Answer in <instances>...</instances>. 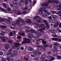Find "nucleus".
<instances>
[{
	"label": "nucleus",
	"mask_w": 61,
	"mask_h": 61,
	"mask_svg": "<svg viewBox=\"0 0 61 61\" xmlns=\"http://www.w3.org/2000/svg\"><path fill=\"white\" fill-rule=\"evenodd\" d=\"M52 16L53 18H54V19H56V15H52Z\"/></svg>",
	"instance_id": "obj_34"
},
{
	"label": "nucleus",
	"mask_w": 61,
	"mask_h": 61,
	"mask_svg": "<svg viewBox=\"0 0 61 61\" xmlns=\"http://www.w3.org/2000/svg\"><path fill=\"white\" fill-rule=\"evenodd\" d=\"M17 38H19V39H21L22 37H21V36H17Z\"/></svg>",
	"instance_id": "obj_56"
},
{
	"label": "nucleus",
	"mask_w": 61,
	"mask_h": 61,
	"mask_svg": "<svg viewBox=\"0 0 61 61\" xmlns=\"http://www.w3.org/2000/svg\"><path fill=\"white\" fill-rule=\"evenodd\" d=\"M34 53L35 55H37V51H34Z\"/></svg>",
	"instance_id": "obj_43"
},
{
	"label": "nucleus",
	"mask_w": 61,
	"mask_h": 61,
	"mask_svg": "<svg viewBox=\"0 0 61 61\" xmlns=\"http://www.w3.org/2000/svg\"><path fill=\"white\" fill-rule=\"evenodd\" d=\"M18 34H19L20 35H21V36H24L25 35V34L24 33H21V32H19L18 33Z\"/></svg>",
	"instance_id": "obj_28"
},
{
	"label": "nucleus",
	"mask_w": 61,
	"mask_h": 61,
	"mask_svg": "<svg viewBox=\"0 0 61 61\" xmlns=\"http://www.w3.org/2000/svg\"><path fill=\"white\" fill-rule=\"evenodd\" d=\"M22 19V18H21V17H18V20H19V21H20V20H21Z\"/></svg>",
	"instance_id": "obj_47"
},
{
	"label": "nucleus",
	"mask_w": 61,
	"mask_h": 61,
	"mask_svg": "<svg viewBox=\"0 0 61 61\" xmlns=\"http://www.w3.org/2000/svg\"><path fill=\"white\" fill-rule=\"evenodd\" d=\"M31 18H28L27 19L25 20V21L27 22L28 24H30L31 23Z\"/></svg>",
	"instance_id": "obj_11"
},
{
	"label": "nucleus",
	"mask_w": 61,
	"mask_h": 61,
	"mask_svg": "<svg viewBox=\"0 0 61 61\" xmlns=\"http://www.w3.org/2000/svg\"><path fill=\"white\" fill-rule=\"evenodd\" d=\"M46 25L47 28H49V24H48V23H46Z\"/></svg>",
	"instance_id": "obj_41"
},
{
	"label": "nucleus",
	"mask_w": 61,
	"mask_h": 61,
	"mask_svg": "<svg viewBox=\"0 0 61 61\" xmlns=\"http://www.w3.org/2000/svg\"><path fill=\"white\" fill-rule=\"evenodd\" d=\"M54 0H51V1L50 0H49L48 2V3L47 2L45 3V4H42V6H47V5H48L49 4L48 3H50L51 2V3H53V1L54 2Z\"/></svg>",
	"instance_id": "obj_4"
},
{
	"label": "nucleus",
	"mask_w": 61,
	"mask_h": 61,
	"mask_svg": "<svg viewBox=\"0 0 61 61\" xmlns=\"http://www.w3.org/2000/svg\"><path fill=\"white\" fill-rule=\"evenodd\" d=\"M14 59H10V61H14Z\"/></svg>",
	"instance_id": "obj_64"
},
{
	"label": "nucleus",
	"mask_w": 61,
	"mask_h": 61,
	"mask_svg": "<svg viewBox=\"0 0 61 61\" xmlns=\"http://www.w3.org/2000/svg\"><path fill=\"white\" fill-rule=\"evenodd\" d=\"M51 14L49 12L46 13L45 14H42V16L43 17H45V16H49V15H50Z\"/></svg>",
	"instance_id": "obj_9"
},
{
	"label": "nucleus",
	"mask_w": 61,
	"mask_h": 61,
	"mask_svg": "<svg viewBox=\"0 0 61 61\" xmlns=\"http://www.w3.org/2000/svg\"><path fill=\"white\" fill-rule=\"evenodd\" d=\"M58 7H59L58 6H56V8H55L56 9H57V10H60V9H59V8H58V9H57V8H58Z\"/></svg>",
	"instance_id": "obj_50"
},
{
	"label": "nucleus",
	"mask_w": 61,
	"mask_h": 61,
	"mask_svg": "<svg viewBox=\"0 0 61 61\" xmlns=\"http://www.w3.org/2000/svg\"><path fill=\"white\" fill-rule=\"evenodd\" d=\"M30 32L32 33H35V30H34L32 29L30 30Z\"/></svg>",
	"instance_id": "obj_29"
},
{
	"label": "nucleus",
	"mask_w": 61,
	"mask_h": 61,
	"mask_svg": "<svg viewBox=\"0 0 61 61\" xmlns=\"http://www.w3.org/2000/svg\"><path fill=\"white\" fill-rule=\"evenodd\" d=\"M16 14L18 15H22V12L20 11H17Z\"/></svg>",
	"instance_id": "obj_23"
},
{
	"label": "nucleus",
	"mask_w": 61,
	"mask_h": 61,
	"mask_svg": "<svg viewBox=\"0 0 61 61\" xmlns=\"http://www.w3.org/2000/svg\"><path fill=\"white\" fill-rule=\"evenodd\" d=\"M59 23L57 22L56 23L54 24V27H56L59 25Z\"/></svg>",
	"instance_id": "obj_15"
},
{
	"label": "nucleus",
	"mask_w": 61,
	"mask_h": 61,
	"mask_svg": "<svg viewBox=\"0 0 61 61\" xmlns=\"http://www.w3.org/2000/svg\"><path fill=\"white\" fill-rule=\"evenodd\" d=\"M5 49H8L9 48V46L8 44H5Z\"/></svg>",
	"instance_id": "obj_14"
},
{
	"label": "nucleus",
	"mask_w": 61,
	"mask_h": 61,
	"mask_svg": "<svg viewBox=\"0 0 61 61\" xmlns=\"http://www.w3.org/2000/svg\"><path fill=\"white\" fill-rule=\"evenodd\" d=\"M11 53L10 52H7L6 54V55L7 56H9V55H11Z\"/></svg>",
	"instance_id": "obj_39"
},
{
	"label": "nucleus",
	"mask_w": 61,
	"mask_h": 61,
	"mask_svg": "<svg viewBox=\"0 0 61 61\" xmlns=\"http://www.w3.org/2000/svg\"><path fill=\"white\" fill-rule=\"evenodd\" d=\"M20 21H19L18 20H17L16 22V23L19 26H20V25H22V24H20Z\"/></svg>",
	"instance_id": "obj_18"
},
{
	"label": "nucleus",
	"mask_w": 61,
	"mask_h": 61,
	"mask_svg": "<svg viewBox=\"0 0 61 61\" xmlns=\"http://www.w3.org/2000/svg\"><path fill=\"white\" fill-rule=\"evenodd\" d=\"M8 42H9L10 43H12L13 41H8Z\"/></svg>",
	"instance_id": "obj_63"
},
{
	"label": "nucleus",
	"mask_w": 61,
	"mask_h": 61,
	"mask_svg": "<svg viewBox=\"0 0 61 61\" xmlns=\"http://www.w3.org/2000/svg\"><path fill=\"white\" fill-rule=\"evenodd\" d=\"M5 21V19L2 18H0V22H3Z\"/></svg>",
	"instance_id": "obj_27"
},
{
	"label": "nucleus",
	"mask_w": 61,
	"mask_h": 61,
	"mask_svg": "<svg viewBox=\"0 0 61 61\" xmlns=\"http://www.w3.org/2000/svg\"><path fill=\"white\" fill-rule=\"evenodd\" d=\"M25 28L26 29H29L30 28V27L28 26H25Z\"/></svg>",
	"instance_id": "obj_38"
},
{
	"label": "nucleus",
	"mask_w": 61,
	"mask_h": 61,
	"mask_svg": "<svg viewBox=\"0 0 61 61\" xmlns=\"http://www.w3.org/2000/svg\"><path fill=\"white\" fill-rule=\"evenodd\" d=\"M7 10L9 11H11V9L9 7L8 8Z\"/></svg>",
	"instance_id": "obj_57"
},
{
	"label": "nucleus",
	"mask_w": 61,
	"mask_h": 61,
	"mask_svg": "<svg viewBox=\"0 0 61 61\" xmlns=\"http://www.w3.org/2000/svg\"><path fill=\"white\" fill-rule=\"evenodd\" d=\"M37 60H38V58L37 57H36L34 59V61H37Z\"/></svg>",
	"instance_id": "obj_49"
},
{
	"label": "nucleus",
	"mask_w": 61,
	"mask_h": 61,
	"mask_svg": "<svg viewBox=\"0 0 61 61\" xmlns=\"http://www.w3.org/2000/svg\"><path fill=\"white\" fill-rule=\"evenodd\" d=\"M13 54H14V55H12L10 56L11 57H14L15 56H16L17 55V51H13Z\"/></svg>",
	"instance_id": "obj_10"
},
{
	"label": "nucleus",
	"mask_w": 61,
	"mask_h": 61,
	"mask_svg": "<svg viewBox=\"0 0 61 61\" xmlns=\"http://www.w3.org/2000/svg\"><path fill=\"white\" fill-rule=\"evenodd\" d=\"M20 0V2H19V3L20 4H20H22V3H25V1H24V0Z\"/></svg>",
	"instance_id": "obj_26"
},
{
	"label": "nucleus",
	"mask_w": 61,
	"mask_h": 61,
	"mask_svg": "<svg viewBox=\"0 0 61 61\" xmlns=\"http://www.w3.org/2000/svg\"><path fill=\"white\" fill-rule=\"evenodd\" d=\"M3 5L4 6L5 8H7V7H6V4L5 3H4L3 4Z\"/></svg>",
	"instance_id": "obj_31"
},
{
	"label": "nucleus",
	"mask_w": 61,
	"mask_h": 61,
	"mask_svg": "<svg viewBox=\"0 0 61 61\" xmlns=\"http://www.w3.org/2000/svg\"><path fill=\"white\" fill-rule=\"evenodd\" d=\"M35 33L36 35L38 36H42V34L40 32H39L38 31H37V32H35Z\"/></svg>",
	"instance_id": "obj_16"
},
{
	"label": "nucleus",
	"mask_w": 61,
	"mask_h": 61,
	"mask_svg": "<svg viewBox=\"0 0 61 61\" xmlns=\"http://www.w3.org/2000/svg\"><path fill=\"white\" fill-rule=\"evenodd\" d=\"M48 45H44L43 46H40L38 45L36 46V47H39L41 51H42L43 50H45L46 49V47H48Z\"/></svg>",
	"instance_id": "obj_1"
},
{
	"label": "nucleus",
	"mask_w": 61,
	"mask_h": 61,
	"mask_svg": "<svg viewBox=\"0 0 61 61\" xmlns=\"http://www.w3.org/2000/svg\"><path fill=\"white\" fill-rule=\"evenodd\" d=\"M28 50L29 51H33V49L31 47H29L28 48Z\"/></svg>",
	"instance_id": "obj_36"
},
{
	"label": "nucleus",
	"mask_w": 61,
	"mask_h": 61,
	"mask_svg": "<svg viewBox=\"0 0 61 61\" xmlns=\"http://www.w3.org/2000/svg\"><path fill=\"white\" fill-rule=\"evenodd\" d=\"M2 11L4 12L5 13H9L8 11H7L6 10L0 7V12Z\"/></svg>",
	"instance_id": "obj_7"
},
{
	"label": "nucleus",
	"mask_w": 61,
	"mask_h": 61,
	"mask_svg": "<svg viewBox=\"0 0 61 61\" xmlns=\"http://www.w3.org/2000/svg\"><path fill=\"white\" fill-rule=\"evenodd\" d=\"M7 59L8 61H10L11 60V57L10 56H8L7 57Z\"/></svg>",
	"instance_id": "obj_32"
},
{
	"label": "nucleus",
	"mask_w": 61,
	"mask_h": 61,
	"mask_svg": "<svg viewBox=\"0 0 61 61\" xmlns=\"http://www.w3.org/2000/svg\"><path fill=\"white\" fill-rule=\"evenodd\" d=\"M49 31L50 32H51V33H56V32H57V31L56 30H54L53 31H52V30H49Z\"/></svg>",
	"instance_id": "obj_22"
},
{
	"label": "nucleus",
	"mask_w": 61,
	"mask_h": 61,
	"mask_svg": "<svg viewBox=\"0 0 61 61\" xmlns=\"http://www.w3.org/2000/svg\"><path fill=\"white\" fill-rule=\"evenodd\" d=\"M49 21L50 22V23H55V20L52 19L49 20Z\"/></svg>",
	"instance_id": "obj_21"
},
{
	"label": "nucleus",
	"mask_w": 61,
	"mask_h": 61,
	"mask_svg": "<svg viewBox=\"0 0 61 61\" xmlns=\"http://www.w3.org/2000/svg\"><path fill=\"white\" fill-rule=\"evenodd\" d=\"M3 53L2 51L0 52V56H2L3 55Z\"/></svg>",
	"instance_id": "obj_52"
},
{
	"label": "nucleus",
	"mask_w": 61,
	"mask_h": 61,
	"mask_svg": "<svg viewBox=\"0 0 61 61\" xmlns=\"http://www.w3.org/2000/svg\"><path fill=\"white\" fill-rule=\"evenodd\" d=\"M54 46H58V44L56 42H55L54 44Z\"/></svg>",
	"instance_id": "obj_54"
},
{
	"label": "nucleus",
	"mask_w": 61,
	"mask_h": 61,
	"mask_svg": "<svg viewBox=\"0 0 61 61\" xmlns=\"http://www.w3.org/2000/svg\"><path fill=\"white\" fill-rule=\"evenodd\" d=\"M57 57V58H59V59H60V58H61V57L59 56H58Z\"/></svg>",
	"instance_id": "obj_62"
},
{
	"label": "nucleus",
	"mask_w": 61,
	"mask_h": 61,
	"mask_svg": "<svg viewBox=\"0 0 61 61\" xmlns=\"http://www.w3.org/2000/svg\"><path fill=\"white\" fill-rule=\"evenodd\" d=\"M42 20L43 19H41V18H39V19L38 20H37V22H40V23H43V22H44V23H46V21L45 20H43L42 21Z\"/></svg>",
	"instance_id": "obj_6"
},
{
	"label": "nucleus",
	"mask_w": 61,
	"mask_h": 61,
	"mask_svg": "<svg viewBox=\"0 0 61 61\" xmlns=\"http://www.w3.org/2000/svg\"><path fill=\"white\" fill-rule=\"evenodd\" d=\"M46 56V54H43L42 55V56L40 57V59H42V60L44 61V58H45V57Z\"/></svg>",
	"instance_id": "obj_13"
},
{
	"label": "nucleus",
	"mask_w": 61,
	"mask_h": 61,
	"mask_svg": "<svg viewBox=\"0 0 61 61\" xmlns=\"http://www.w3.org/2000/svg\"><path fill=\"white\" fill-rule=\"evenodd\" d=\"M10 20H9V19L8 20H6V23L7 24H10L11 23L10 22Z\"/></svg>",
	"instance_id": "obj_25"
},
{
	"label": "nucleus",
	"mask_w": 61,
	"mask_h": 61,
	"mask_svg": "<svg viewBox=\"0 0 61 61\" xmlns=\"http://www.w3.org/2000/svg\"><path fill=\"white\" fill-rule=\"evenodd\" d=\"M54 49L53 51L54 52H56L57 51V49L56 47V46H54Z\"/></svg>",
	"instance_id": "obj_19"
},
{
	"label": "nucleus",
	"mask_w": 61,
	"mask_h": 61,
	"mask_svg": "<svg viewBox=\"0 0 61 61\" xmlns=\"http://www.w3.org/2000/svg\"><path fill=\"white\" fill-rule=\"evenodd\" d=\"M28 0L30 4L32 3V2H31V0H25V3L26 5H27V4L28 3Z\"/></svg>",
	"instance_id": "obj_17"
},
{
	"label": "nucleus",
	"mask_w": 61,
	"mask_h": 61,
	"mask_svg": "<svg viewBox=\"0 0 61 61\" xmlns=\"http://www.w3.org/2000/svg\"><path fill=\"white\" fill-rule=\"evenodd\" d=\"M28 8V7L27 6H25V7L24 8L23 10H26V9H27Z\"/></svg>",
	"instance_id": "obj_44"
},
{
	"label": "nucleus",
	"mask_w": 61,
	"mask_h": 61,
	"mask_svg": "<svg viewBox=\"0 0 61 61\" xmlns=\"http://www.w3.org/2000/svg\"><path fill=\"white\" fill-rule=\"evenodd\" d=\"M24 59H25V61H28V58H26L25 56H24Z\"/></svg>",
	"instance_id": "obj_40"
},
{
	"label": "nucleus",
	"mask_w": 61,
	"mask_h": 61,
	"mask_svg": "<svg viewBox=\"0 0 61 61\" xmlns=\"http://www.w3.org/2000/svg\"><path fill=\"white\" fill-rule=\"evenodd\" d=\"M44 26H45V25H44V24H43L40 25L39 26L40 27H44Z\"/></svg>",
	"instance_id": "obj_46"
},
{
	"label": "nucleus",
	"mask_w": 61,
	"mask_h": 61,
	"mask_svg": "<svg viewBox=\"0 0 61 61\" xmlns=\"http://www.w3.org/2000/svg\"><path fill=\"white\" fill-rule=\"evenodd\" d=\"M35 24H36V25H39V23H38V22H36L35 23Z\"/></svg>",
	"instance_id": "obj_60"
},
{
	"label": "nucleus",
	"mask_w": 61,
	"mask_h": 61,
	"mask_svg": "<svg viewBox=\"0 0 61 61\" xmlns=\"http://www.w3.org/2000/svg\"><path fill=\"white\" fill-rule=\"evenodd\" d=\"M12 25H16V23H15V22H13L12 23Z\"/></svg>",
	"instance_id": "obj_55"
},
{
	"label": "nucleus",
	"mask_w": 61,
	"mask_h": 61,
	"mask_svg": "<svg viewBox=\"0 0 61 61\" xmlns=\"http://www.w3.org/2000/svg\"><path fill=\"white\" fill-rule=\"evenodd\" d=\"M31 42V40L29 39H27L25 38H23V42H22V44L24 43H29Z\"/></svg>",
	"instance_id": "obj_2"
},
{
	"label": "nucleus",
	"mask_w": 61,
	"mask_h": 61,
	"mask_svg": "<svg viewBox=\"0 0 61 61\" xmlns=\"http://www.w3.org/2000/svg\"><path fill=\"white\" fill-rule=\"evenodd\" d=\"M52 40H55V41H57V40H58V39L57 38H52Z\"/></svg>",
	"instance_id": "obj_35"
},
{
	"label": "nucleus",
	"mask_w": 61,
	"mask_h": 61,
	"mask_svg": "<svg viewBox=\"0 0 61 61\" xmlns=\"http://www.w3.org/2000/svg\"><path fill=\"white\" fill-rule=\"evenodd\" d=\"M10 34H9V36H12V35H13V33H12V32H11L10 33Z\"/></svg>",
	"instance_id": "obj_59"
},
{
	"label": "nucleus",
	"mask_w": 61,
	"mask_h": 61,
	"mask_svg": "<svg viewBox=\"0 0 61 61\" xmlns=\"http://www.w3.org/2000/svg\"><path fill=\"white\" fill-rule=\"evenodd\" d=\"M5 31L1 32L0 33V34L1 35H5Z\"/></svg>",
	"instance_id": "obj_33"
},
{
	"label": "nucleus",
	"mask_w": 61,
	"mask_h": 61,
	"mask_svg": "<svg viewBox=\"0 0 61 61\" xmlns=\"http://www.w3.org/2000/svg\"><path fill=\"white\" fill-rule=\"evenodd\" d=\"M13 3L14 5H17V4H18V3H17V2H16V1L14 2Z\"/></svg>",
	"instance_id": "obj_53"
},
{
	"label": "nucleus",
	"mask_w": 61,
	"mask_h": 61,
	"mask_svg": "<svg viewBox=\"0 0 61 61\" xmlns=\"http://www.w3.org/2000/svg\"><path fill=\"white\" fill-rule=\"evenodd\" d=\"M46 27H43V29H38V30L40 31V32H41V33L44 34V33H45V32L43 30H45L46 29Z\"/></svg>",
	"instance_id": "obj_8"
},
{
	"label": "nucleus",
	"mask_w": 61,
	"mask_h": 61,
	"mask_svg": "<svg viewBox=\"0 0 61 61\" xmlns=\"http://www.w3.org/2000/svg\"><path fill=\"white\" fill-rule=\"evenodd\" d=\"M52 14H55L56 13V11H52Z\"/></svg>",
	"instance_id": "obj_58"
},
{
	"label": "nucleus",
	"mask_w": 61,
	"mask_h": 61,
	"mask_svg": "<svg viewBox=\"0 0 61 61\" xmlns=\"http://www.w3.org/2000/svg\"><path fill=\"white\" fill-rule=\"evenodd\" d=\"M34 37V35L31 33L29 34L28 35V37L29 38H32Z\"/></svg>",
	"instance_id": "obj_12"
},
{
	"label": "nucleus",
	"mask_w": 61,
	"mask_h": 61,
	"mask_svg": "<svg viewBox=\"0 0 61 61\" xmlns=\"http://www.w3.org/2000/svg\"><path fill=\"white\" fill-rule=\"evenodd\" d=\"M12 49H11L9 51V52H10V53L12 54H13V53H12V52H11V51H12Z\"/></svg>",
	"instance_id": "obj_48"
},
{
	"label": "nucleus",
	"mask_w": 61,
	"mask_h": 61,
	"mask_svg": "<svg viewBox=\"0 0 61 61\" xmlns=\"http://www.w3.org/2000/svg\"><path fill=\"white\" fill-rule=\"evenodd\" d=\"M0 26L1 28H5L6 27V26L5 25L3 26L2 25H1Z\"/></svg>",
	"instance_id": "obj_30"
},
{
	"label": "nucleus",
	"mask_w": 61,
	"mask_h": 61,
	"mask_svg": "<svg viewBox=\"0 0 61 61\" xmlns=\"http://www.w3.org/2000/svg\"><path fill=\"white\" fill-rule=\"evenodd\" d=\"M22 13L23 14H24V15L28 14L27 12H26V11H23L22 12Z\"/></svg>",
	"instance_id": "obj_37"
},
{
	"label": "nucleus",
	"mask_w": 61,
	"mask_h": 61,
	"mask_svg": "<svg viewBox=\"0 0 61 61\" xmlns=\"http://www.w3.org/2000/svg\"><path fill=\"white\" fill-rule=\"evenodd\" d=\"M20 22H21V23H22L23 25H24V24H25V21L23 20H21Z\"/></svg>",
	"instance_id": "obj_42"
},
{
	"label": "nucleus",
	"mask_w": 61,
	"mask_h": 61,
	"mask_svg": "<svg viewBox=\"0 0 61 61\" xmlns=\"http://www.w3.org/2000/svg\"><path fill=\"white\" fill-rule=\"evenodd\" d=\"M0 38L2 39L1 40V42H4L5 41H7V38L6 37L0 36Z\"/></svg>",
	"instance_id": "obj_5"
},
{
	"label": "nucleus",
	"mask_w": 61,
	"mask_h": 61,
	"mask_svg": "<svg viewBox=\"0 0 61 61\" xmlns=\"http://www.w3.org/2000/svg\"><path fill=\"white\" fill-rule=\"evenodd\" d=\"M36 1L34 0L33 2V3L34 5L36 4Z\"/></svg>",
	"instance_id": "obj_61"
},
{
	"label": "nucleus",
	"mask_w": 61,
	"mask_h": 61,
	"mask_svg": "<svg viewBox=\"0 0 61 61\" xmlns=\"http://www.w3.org/2000/svg\"><path fill=\"white\" fill-rule=\"evenodd\" d=\"M30 31L29 30H25V32L26 33H28V32H30Z\"/></svg>",
	"instance_id": "obj_51"
},
{
	"label": "nucleus",
	"mask_w": 61,
	"mask_h": 61,
	"mask_svg": "<svg viewBox=\"0 0 61 61\" xmlns=\"http://www.w3.org/2000/svg\"><path fill=\"white\" fill-rule=\"evenodd\" d=\"M45 9H46V8H45L44 7H43L42 9L41 8L39 9V13L41 14H42L43 12V10H44V12H47V11Z\"/></svg>",
	"instance_id": "obj_3"
},
{
	"label": "nucleus",
	"mask_w": 61,
	"mask_h": 61,
	"mask_svg": "<svg viewBox=\"0 0 61 61\" xmlns=\"http://www.w3.org/2000/svg\"><path fill=\"white\" fill-rule=\"evenodd\" d=\"M42 41V43L43 44H46V41Z\"/></svg>",
	"instance_id": "obj_45"
},
{
	"label": "nucleus",
	"mask_w": 61,
	"mask_h": 61,
	"mask_svg": "<svg viewBox=\"0 0 61 61\" xmlns=\"http://www.w3.org/2000/svg\"><path fill=\"white\" fill-rule=\"evenodd\" d=\"M48 57H49L51 58V60L50 61H53V60H55V57H53L52 56H48Z\"/></svg>",
	"instance_id": "obj_20"
},
{
	"label": "nucleus",
	"mask_w": 61,
	"mask_h": 61,
	"mask_svg": "<svg viewBox=\"0 0 61 61\" xmlns=\"http://www.w3.org/2000/svg\"><path fill=\"white\" fill-rule=\"evenodd\" d=\"M43 40V39H40L38 41L37 40L36 41V42L39 45L40 43H41V42L40 41H39V40Z\"/></svg>",
	"instance_id": "obj_24"
}]
</instances>
